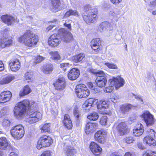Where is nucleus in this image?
Masks as SVG:
<instances>
[{
	"mask_svg": "<svg viewBox=\"0 0 156 156\" xmlns=\"http://www.w3.org/2000/svg\"><path fill=\"white\" fill-rule=\"evenodd\" d=\"M27 107L30 111L36 110L37 106L33 101L25 100L19 102L14 107V115L17 119L22 117L25 114Z\"/></svg>",
	"mask_w": 156,
	"mask_h": 156,
	"instance_id": "1",
	"label": "nucleus"
},
{
	"mask_svg": "<svg viewBox=\"0 0 156 156\" xmlns=\"http://www.w3.org/2000/svg\"><path fill=\"white\" fill-rule=\"evenodd\" d=\"M18 40L26 46L32 47L35 45L38 42V37L30 30H28L20 36Z\"/></svg>",
	"mask_w": 156,
	"mask_h": 156,
	"instance_id": "2",
	"label": "nucleus"
},
{
	"mask_svg": "<svg viewBox=\"0 0 156 156\" xmlns=\"http://www.w3.org/2000/svg\"><path fill=\"white\" fill-rule=\"evenodd\" d=\"M124 83V80L120 76L110 79L109 80V86L106 87L104 91L108 93L111 92L113 90L114 86L116 89H117L123 86Z\"/></svg>",
	"mask_w": 156,
	"mask_h": 156,
	"instance_id": "3",
	"label": "nucleus"
},
{
	"mask_svg": "<svg viewBox=\"0 0 156 156\" xmlns=\"http://www.w3.org/2000/svg\"><path fill=\"white\" fill-rule=\"evenodd\" d=\"M10 132L12 136L17 140H19L22 138L25 133L24 127L21 124L16 125L13 126Z\"/></svg>",
	"mask_w": 156,
	"mask_h": 156,
	"instance_id": "4",
	"label": "nucleus"
},
{
	"mask_svg": "<svg viewBox=\"0 0 156 156\" xmlns=\"http://www.w3.org/2000/svg\"><path fill=\"white\" fill-rule=\"evenodd\" d=\"M53 143L51 138L46 135H43L39 139L37 144V147L40 150L42 147L49 146Z\"/></svg>",
	"mask_w": 156,
	"mask_h": 156,
	"instance_id": "5",
	"label": "nucleus"
},
{
	"mask_svg": "<svg viewBox=\"0 0 156 156\" xmlns=\"http://www.w3.org/2000/svg\"><path fill=\"white\" fill-rule=\"evenodd\" d=\"M76 93L79 98L87 97L90 94V92L85 85L83 84L77 85L76 88Z\"/></svg>",
	"mask_w": 156,
	"mask_h": 156,
	"instance_id": "6",
	"label": "nucleus"
},
{
	"mask_svg": "<svg viewBox=\"0 0 156 156\" xmlns=\"http://www.w3.org/2000/svg\"><path fill=\"white\" fill-rule=\"evenodd\" d=\"M58 34H54L49 38L48 43L51 46L55 47L59 44L62 40L61 34L58 32Z\"/></svg>",
	"mask_w": 156,
	"mask_h": 156,
	"instance_id": "7",
	"label": "nucleus"
},
{
	"mask_svg": "<svg viewBox=\"0 0 156 156\" xmlns=\"http://www.w3.org/2000/svg\"><path fill=\"white\" fill-rule=\"evenodd\" d=\"M29 117L26 119V122L30 124H34L41 119L42 115L40 112H35L32 113V112H30L29 113Z\"/></svg>",
	"mask_w": 156,
	"mask_h": 156,
	"instance_id": "8",
	"label": "nucleus"
},
{
	"mask_svg": "<svg viewBox=\"0 0 156 156\" xmlns=\"http://www.w3.org/2000/svg\"><path fill=\"white\" fill-rule=\"evenodd\" d=\"M147 126H151L153 125L155 121L154 116L148 111L144 112L141 115Z\"/></svg>",
	"mask_w": 156,
	"mask_h": 156,
	"instance_id": "9",
	"label": "nucleus"
},
{
	"mask_svg": "<svg viewBox=\"0 0 156 156\" xmlns=\"http://www.w3.org/2000/svg\"><path fill=\"white\" fill-rule=\"evenodd\" d=\"M58 33L61 34L62 40L64 42H68L72 41L73 40V38L71 33L64 28L60 29Z\"/></svg>",
	"mask_w": 156,
	"mask_h": 156,
	"instance_id": "10",
	"label": "nucleus"
},
{
	"mask_svg": "<svg viewBox=\"0 0 156 156\" xmlns=\"http://www.w3.org/2000/svg\"><path fill=\"white\" fill-rule=\"evenodd\" d=\"M106 130L102 129L95 133L94 135L95 139L99 143H103L105 142V137L107 134Z\"/></svg>",
	"mask_w": 156,
	"mask_h": 156,
	"instance_id": "11",
	"label": "nucleus"
},
{
	"mask_svg": "<svg viewBox=\"0 0 156 156\" xmlns=\"http://www.w3.org/2000/svg\"><path fill=\"white\" fill-rule=\"evenodd\" d=\"M98 124L97 123H87L86 124L85 132L87 134L92 133L98 128Z\"/></svg>",
	"mask_w": 156,
	"mask_h": 156,
	"instance_id": "12",
	"label": "nucleus"
},
{
	"mask_svg": "<svg viewBox=\"0 0 156 156\" xmlns=\"http://www.w3.org/2000/svg\"><path fill=\"white\" fill-rule=\"evenodd\" d=\"M12 96L11 93L9 91H4L0 94V103H4L9 101Z\"/></svg>",
	"mask_w": 156,
	"mask_h": 156,
	"instance_id": "13",
	"label": "nucleus"
},
{
	"mask_svg": "<svg viewBox=\"0 0 156 156\" xmlns=\"http://www.w3.org/2000/svg\"><path fill=\"white\" fill-rule=\"evenodd\" d=\"M12 43V40L4 37L0 39V49L11 46Z\"/></svg>",
	"mask_w": 156,
	"mask_h": 156,
	"instance_id": "14",
	"label": "nucleus"
},
{
	"mask_svg": "<svg viewBox=\"0 0 156 156\" xmlns=\"http://www.w3.org/2000/svg\"><path fill=\"white\" fill-rule=\"evenodd\" d=\"M116 129L120 135H123L128 132L126 125L125 122H122L117 126Z\"/></svg>",
	"mask_w": 156,
	"mask_h": 156,
	"instance_id": "15",
	"label": "nucleus"
},
{
	"mask_svg": "<svg viewBox=\"0 0 156 156\" xmlns=\"http://www.w3.org/2000/svg\"><path fill=\"white\" fill-rule=\"evenodd\" d=\"M9 64L11 70L13 72L17 71L20 67V62L17 59L11 61Z\"/></svg>",
	"mask_w": 156,
	"mask_h": 156,
	"instance_id": "16",
	"label": "nucleus"
},
{
	"mask_svg": "<svg viewBox=\"0 0 156 156\" xmlns=\"http://www.w3.org/2000/svg\"><path fill=\"white\" fill-rule=\"evenodd\" d=\"M90 148L92 152L96 156L99 154L102 151L101 148L94 142H92L90 143Z\"/></svg>",
	"mask_w": 156,
	"mask_h": 156,
	"instance_id": "17",
	"label": "nucleus"
},
{
	"mask_svg": "<svg viewBox=\"0 0 156 156\" xmlns=\"http://www.w3.org/2000/svg\"><path fill=\"white\" fill-rule=\"evenodd\" d=\"M54 85L55 88L58 90L63 89L65 87L64 78L63 77L59 78Z\"/></svg>",
	"mask_w": 156,
	"mask_h": 156,
	"instance_id": "18",
	"label": "nucleus"
},
{
	"mask_svg": "<svg viewBox=\"0 0 156 156\" xmlns=\"http://www.w3.org/2000/svg\"><path fill=\"white\" fill-rule=\"evenodd\" d=\"M80 74L79 70L74 68L70 70L68 74V77L71 80H74L78 78Z\"/></svg>",
	"mask_w": 156,
	"mask_h": 156,
	"instance_id": "19",
	"label": "nucleus"
},
{
	"mask_svg": "<svg viewBox=\"0 0 156 156\" xmlns=\"http://www.w3.org/2000/svg\"><path fill=\"white\" fill-rule=\"evenodd\" d=\"M1 19L2 21L8 26L11 25L15 21V18L9 15H5L2 16Z\"/></svg>",
	"mask_w": 156,
	"mask_h": 156,
	"instance_id": "20",
	"label": "nucleus"
},
{
	"mask_svg": "<svg viewBox=\"0 0 156 156\" xmlns=\"http://www.w3.org/2000/svg\"><path fill=\"white\" fill-rule=\"evenodd\" d=\"M144 128L141 124H139L135 126L133 129V135L138 137L140 136L144 132Z\"/></svg>",
	"mask_w": 156,
	"mask_h": 156,
	"instance_id": "21",
	"label": "nucleus"
},
{
	"mask_svg": "<svg viewBox=\"0 0 156 156\" xmlns=\"http://www.w3.org/2000/svg\"><path fill=\"white\" fill-rule=\"evenodd\" d=\"M101 40L99 38H96L93 39L91 42V46L94 50H99L101 47Z\"/></svg>",
	"mask_w": 156,
	"mask_h": 156,
	"instance_id": "22",
	"label": "nucleus"
},
{
	"mask_svg": "<svg viewBox=\"0 0 156 156\" xmlns=\"http://www.w3.org/2000/svg\"><path fill=\"white\" fill-rule=\"evenodd\" d=\"M97 102V99L93 98H90L86 101L83 106V108H87V109H89L91 108L93 104L94 103H96Z\"/></svg>",
	"mask_w": 156,
	"mask_h": 156,
	"instance_id": "23",
	"label": "nucleus"
},
{
	"mask_svg": "<svg viewBox=\"0 0 156 156\" xmlns=\"http://www.w3.org/2000/svg\"><path fill=\"white\" fill-rule=\"evenodd\" d=\"M63 122L65 126L68 129H71L73 126L72 122L70 119V117L68 114H65L64 115Z\"/></svg>",
	"mask_w": 156,
	"mask_h": 156,
	"instance_id": "24",
	"label": "nucleus"
},
{
	"mask_svg": "<svg viewBox=\"0 0 156 156\" xmlns=\"http://www.w3.org/2000/svg\"><path fill=\"white\" fill-rule=\"evenodd\" d=\"M15 79V76L12 74H9L0 80V83L2 84H8Z\"/></svg>",
	"mask_w": 156,
	"mask_h": 156,
	"instance_id": "25",
	"label": "nucleus"
},
{
	"mask_svg": "<svg viewBox=\"0 0 156 156\" xmlns=\"http://www.w3.org/2000/svg\"><path fill=\"white\" fill-rule=\"evenodd\" d=\"M132 107V105L130 104L122 105L120 106V111L122 113L125 114L129 112Z\"/></svg>",
	"mask_w": 156,
	"mask_h": 156,
	"instance_id": "26",
	"label": "nucleus"
},
{
	"mask_svg": "<svg viewBox=\"0 0 156 156\" xmlns=\"http://www.w3.org/2000/svg\"><path fill=\"white\" fill-rule=\"evenodd\" d=\"M9 143L7 139L5 137L0 138V149L5 150L7 147Z\"/></svg>",
	"mask_w": 156,
	"mask_h": 156,
	"instance_id": "27",
	"label": "nucleus"
},
{
	"mask_svg": "<svg viewBox=\"0 0 156 156\" xmlns=\"http://www.w3.org/2000/svg\"><path fill=\"white\" fill-rule=\"evenodd\" d=\"M111 27V25L107 22H103L99 26L98 29L101 32L105 30L106 29L109 30V27Z\"/></svg>",
	"mask_w": 156,
	"mask_h": 156,
	"instance_id": "28",
	"label": "nucleus"
},
{
	"mask_svg": "<svg viewBox=\"0 0 156 156\" xmlns=\"http://www.w3.org/2000/svg\"><path fill=\"white\" fill-rule=\"evenodd\" d=\"M53 69V65L51 63L47 64L44 66L43 68V72L47 74L51 73Z\"/></svg>",
	"mask_w": 156,
	"mask_h": 156,
	"instance_id": "29",
	"label": "nucleus"
},
{
	"mask_svg": "<svg viewBox=\"0 0 156 156\" xmlns=\"http://www.w3.org/2000/svg\"><path fill=\"white\" fill-rule=\"evenodd\" d=\"M70 16H73L76 17H78L79 16V13L76 10H73L72 9H69L67 11L65 14L63 18L68 17Z\"/></svg>",
	"mask_w": 156,
	"mask_h": 156,
	"instance_id": "30",
	"label": "nucleus"
},
{
	"mask_svg": "<svg viewBox=\"0 0 156 156\" xmlns=\"http://www.w3.org/2000/svg\"><path fill=\"white\" fill-rule=\"evenodd\" d=\"M144 142L149 145H154L155 141L153 138L150 137L149 136H147L144 137L143 140Z\"/></svg>",
	"mask_w": 156,
	"mask_h": 156,
	"instance_id": "31",
	"label": "nucleus"
},
{
	"mask_svg": "<svg viewBox=\"0 0 156 156\" xmlns=\"http://www.w3.org/2000/svg\"><path fill=\"white\" fill-rule=\"evenodd\" d=\"M52 4L53 11L55 12L59 10V7L60 4L59 0H52Z\"/></svg>",
	"mask_w": 156,
	"mask_h": 156,
	"instance_id": "32",
	"label": "nucleus"
},
{
	"mask_svg": "<svg viewBox=\"0 0 156 156\" xmlns=\"http://www.w3.org/2000/svg\"><path fill=\"white\" fill-rule=\"evenodd\" d=\"M31 91V89L28 86L24 87L23 90H21L20 93V97L27 95L30 93Z\"/></svg>",
	"mask_w": 156,
	"mask_h": 156,
	"instance_id": "33",
	"label": "nucleus"
},
{
	"mask_svg": "<svg viewBox=\"0 0 156 156\" xmlns=\"http://www.w3.org/2000/svg\"><path fill=\"white\" fill-rule=\"evenodd\" d=\"M85 57V55L83 54H80L78 55L73 56L72 58L73 61L75 62H80Z\"/></svg>",
	"mask_w": 156,
	"mask_h": 156,
	"instance_id": "34",
	"label": "nucleus"
},
{
	"mask_svg": "<svg viewBox=\"0 0 156 156\" xmlns=\"http://www.w3.org/2000/svg\"><path fill=\"white\" fill-rule=\"evenodd\" d=\"M99 116L98 113L93 112L88 115L87 118L88 119L91 120H96L98 118Z\"/></svg>",
	"mask_w": 156,
	"mask_h": 156,
	"instance_id": "35",
	"label": "nucleus"
},
{
	"mask_svg": "<svg viewBox=\"0 0 156 156\" xmlns=\"http://www.w3.org/2000/svg\"><path fill=\"white\" fill-rule=\"evenodd\" d=\"M50 124L49 123H46L42 126L41 129L42 132H48L50 130Z\"/></svg>",
	"mask_w": 156,
	"mask_h": 156,
	"instance_id": "36",
	"label": "nucleus"
},
{
	"mask_svg": "<svg viewBox=\"0 0 156 156\" xmlns=\"http://www.w3.org/2000/svg\"><path fill=\"white\" fill-rule=\"evenodd\" d=\"M50 54L51 56V58L54 60H58L60 58V57L57 51L50 52Z\"/></svg>",
	"mask_w": 156,
	"mask_h": 156,
	"instance_id": "37",
	"label": "nucleus"
},
{
	"mask_svg": "<svg viewBox=\"0 0 156 156\" xmlns=\"http://www.w3.org/2000/svg\"><path fill=\"white\" fill-rule=\"evenodd\" d=\"M88 86L89 88L92 90V91L94 93H97L99 92L100 90L97 89V87H94V85H95V83L94 84L91 82L88 83Z\"/></svg>",
	"mask_w": 156,
	"mask_h": 156,
	"instance_id": "38",
	"label": "nucleus"
},
{
	"mask_svg": "<svg viewBox=\"0 0 156 156\" xmlns=\"http://www.w3.org/2000/svg\"><path fill=\"white\" fill-rule=\"evenodd\" d=\"M71 66V65H69L68 63H62L60 64V67L66 71L69 70Z\"/></svg>",
	"mask_w": 156,
	"mask_h": 156,
	"instance_id": "39",
	"label": "nucleus"
},
{
	"mask_svg": "<svg viewBox=\"0 0 156 156\" xmlns=\"http://www.w3.org/2000/svg\"><path fill=\"white\" fill-rule=\"evenodd\" d=\"M108 105L107 101L105 100H102L100 101L98 107L101 108L106 109L108 107Z\"/></svg>",
	"mask_w": 156,
	"mask_h": 156,
	"instance_id": "40",
	"label": "nucleus"
},
{
	"mask_svg": "<svg viewBox=\"0 0 156 156\" xmlns=\"http://www.w3.org/2000/svg\"><path fill=\"white\" fill-rule=\"evenodd\" d=\"M9 112V109L7 107H3L0 111V117H2L7 114Z\"/></svg>",
	"mask_w": 156,
	"mask_h": 156,
	"instance_id": "41",
	"label": "nucleus"
},
{
	"mask_svg": "<svg viewBox=\"0 0 156 156\" xmlns=\"http://www.w3.org/2000/svg\"><path fill=\"white\" fill-rule=\"evenodd\" d=\"M75 153V151L74 148L70 146L68 147L67 150L66 151L67 156H71L73 154Z\"/></svg>",
	"mask_w": 156,
	"mask_h": 156,
	"instance_id": "42",
	"label": "nucleus"
},
{
	"mask_svg": "<svg viewBox=\"0 0 156 156\" xmlns=\"http://www.w3.org/2000/svg\"><path fill=\"white\" fill-rule=\"evenodd\" d=\"M124 140L126 143L129 144L133 143L135 140V138L131 136H126L124 139Z\"/></svg>",
	"mask_w": 156,
	"mask_h": 156,
	"instance_id": "43",
	"label": "nucleus"
},
{
	"mask_svg": "<svg viewBox=\"0 0 156 156\" xmlns=\"http://www.w3.org/2000/svg\"><path fill=\"white\" fill-rule=\"evenodd\" d=\"M90 14H87L83 15V18L84 21L87 24L91 23L92 20L90 19Z\"/></svg>",
	"mask_w": 156,
	"mask_h": 156,
	"instance_id": "44",
	"label": "nucleus"
},
{
	"mask_svg": "<svg viewBox=\"0 0 156 156\" xmlns=\"http://www.w3.org/2000/svg\"><path fill=\"white\" fill-rule=\"evenodd\" d=\"M88 8V13H94L96 15H97L98 12L97 9L94 7H91L89 5L87 6Z\"/></svg>",
	"mask_w": 156,
	"mask_h": 156,
	"instance_id": "45",
	"label": "nucleus"
},
{
	"mask_svg": "<svg viewBox=\"0 0 156 156\" xmlns=\"http://www.w3.org/2000/svg\"><path fill=\"white\" fill-rule=\"evenodd\" d=\"M11 122L12 121L11 119H5L3 120L2 125L5 127H8L10 125Z\"/></svg>",
	"mask_w": 156,
	"mask_h": 156,
	"instance_id": "46",
	"label": "nucleus"
},
{
	"mask_svg": "<svg viewBox=\"0 0 156 156\" xmlns=\"http://www.w3.org/2000/svg\"><path fill=\"white\" fill-rule=\"evenodd\" d=\"M107 81H96L97 85L99 87L102 88L105 87L107 83Z\"/></svg>",
	"mask_w": 156,
	"mask_h": 156,
	"instance_id": "47",
	"label": "nucleus"
},
{
	"mask_svg": "<svg viewBox=\"0 0 156 156\" xmlns=\"http://www.w3.org/2000/svg\"><path fill=\"white\" fill-rule=\"evenodd\" d=\"M107 117L106 116H102L101 119L100 123L102 125H105L107 122Z\"/></svg>",
	"mask_w": 156,
	"mask_h": 156,
	"instance_id": "48",
	"label": "nucleus"
},
{
	"mask_svg": "<svg viewBox=\"0 0 156 156\" xmlns=\"http://www.w3.org/2000/svg\"><path fill=\"white\" fill-rule=\"evenodd\" d=\"M105 65L108 67L109 68L112 69H117L118 67L115 64L110 63L109 62H105Z\"/></svg>",
	"mask_w": 156,
	"mask_h": 156,
	"instance_id": "49",
	"label": "nucleus"
},
{
	"mask_svg": "<svg viewBox=\"0 0 156 156\" xmlns=\"http://www.w3.org/2000/svg\"><path fill=\"white\" fill-rule=\"evenodd\" d=\"M73 114L74 116L77 119H78L80 115V112L76 107H75L74 108Z\"/></svg>",
	"mask_w": 156,
	"mask_h": 156,
	"instance_id": "50",
	"label": "nucleus"
},
{
	"mask_svg": "<svg viewBox=\"0 0 156 156\" xmlns=\"http://www.w3.org/2000/svg\"><path fill=\"white\" fill-rule=\"evenodd\" d=\"M143 156H156V152L147 151L144 154Z\"/></svg>",
	"mask_w": 156,
	"mask_h": 156,
	"instance_id": "51",
	"label": "nucleus"
},
{
	"mask_svg": "<svg viewBox=\"0 0 156 156\" xmlns=\"http://www.w3.org/2000/svg\"><path fill=\"white\" fill-rule=\"evenodd\" d=\"M32 74L30 72H27L26 73L24 76V79L26 80H30L33 77Z\"/></svg>",
	"mask_w": 156,
	"mask_h": 156,
	"instance_id": "52",
	"label": "nucleus"
},
{
	"mask_svg": "<svg viewBox=\"0 0 156 156\" xmlns=\"http://www.w3.org/2000/svg\"><path fill=\"white\" fill-rule=\"evenodd\" d=\"M44 59L43 57L40 55L37 56L35 57L34 62L36 63H39Z\"/></svg>",
	"mask_w": 156,
	"mask_h": 156,
	"instance_id": "53",
	"label": "nucleus"
},
{
	"mask_svg": "<svg viewBox=\"0 0 156 156\" xmlns=\"http://www.w3.org/2000/svg\"><path fill=\"white\" fill-rule=\"evenodd\" d=\"M87 14H90V16L89 17L90 20H92L91 23H93L96 20L97 15L92 13H88Z\"/></svg>",
	"mask_w": 156,
	"mask_h": 156,
	"instance_id": "54",
	"label": "nucleus"
},
{
	"mask_svg": "<svg viewBox=\"0 0 156 156\" xmlns=\"http://www.w3.org/2000/svg\"><path fill=\"white\" fill-rule=\"evenodd\" d=\"M106 76H98L97 77L96 80V81H107V79L106 78Z\"/></svg>",
	"mask_w": 156,
	"mask_h": 156,
	"instance_id": "55",
	"label": "nucleus"
},
{
	"mask_svg": "<svg viewBox=\"0 0 156 156\" xmlns=\"http://www.w3.org/2000/svg\"><path fill=\"white\" fill-rule=\"evenodd\" d=\"M51 152L50 150L46 151H44L41 156H51Z\"/></svg>",
	"mask_w": 156,
	"mask_h": 156,
	"instance_id": "56",
	"label": "nucleus"
},
{
	"mask_svg": "<svg viewBox=\"0 0 156 156\" xmlns=\"http://www.w3.org/2000/svg\"><path fill=\"white\" fill-rule=\"evenodd\" d=\"M149 131H149V134L150 137L153 138L154 137L156 136V133L154 130L152 129H150Z\"/></svg>",
	"mask_w": 156,
	"mask_h": 156,
	"instance_id": "57",
	"label": "nucleus"
},
{
	"mask_svg": "<svg viewBox=\"0 0 156 156\" xmlns=\"http://www.w3.org/2000/svg\"><path fill=\"white\" fill-rule=\"evenodd\" d=\"M106 75L103 73L102 71H98L97 74L96 75V76H97V78L98 77V76H105Z\"/></svg>",
	"mask_w": 156,
	"mask_h": 156,
	"instance_id": "58",
	"label": "nucleus"
},
{
	"mask_svg": "<svg viewBox=\"0 0 156 156\" xmlns=\"http://www.w3.org/2000/svg\"><path fill=\"white\" fill-rule=\"evenodd\" d=\"M132 95L135 97V98L139 100L140 101V102H143V98L141 96L138 95H135L133 94H132Z\"/></svg>",
	"mask_w": 156,
	"mask_h": 156,
	"instance_id": "59",
	"label": "nucleus"
},
{
	"mask_svg": "<svg viewBox=\"0 0 156 156\" xmlns=\"http://www.w3.org/2000/svg\"><path fill=\"white\" fill-rule=\"evenodd\" d=\"M111 2L115 5H118L122 1V0H110Z\"/></svg>",
	"mask_w": 156,
	"mask_h": 156,
	"instance_id": "60",
	"label": "nucleus"
},
{
	"mask_svg": "<svg viewBox=\"0 0 156 156\" xmlns=\"http://www.w3.org/2000/svg\"><path fill=\"white\" fill-rule=\"evenodd\" d=\"M119 100V98L116 96H114L111 98V101L114 103L116 102Z\"/></svg>",
	"mask_w": 156,
	"mask_h": 156,
	"instance_id": "61",
	"label": "nucleus"
},
{
	"mask_svg": "<svg viewBox=\"0 0 156 156\" xmlns=\"http://www.w3.org/2000/svg\"><path fill=\"white\" fill-rule=\"evenodd\" d=\"M4 69V66L2 62L0 60V71H2Z\"/></svg>",
	"mask_w": 156,
	"mask_h": 156,
	"instance_id": "62",
	"label": "nucleus"
},
{
	"mask_svg": "<svg viewBox=\"0 0 156 156\" xmlns=\"http://www.w3.org/2000/svg\"><path fill=\"white\" fill-rule=\"evenodd\" d=\"M138 147L140 149L144 150L145 149V147L144 146L142 145L141 143H139L137 144Z\"/></svg>",
	"mask_w": 156,
	"mask_h": 156,
	"instance_id": "63",
	"label": "nucleus"
},
{
	"mask_svg": "<svg viewBox=\"0 0 156 156\" xmlns=\"http://www.w3.org/2000/svg\"><path fill=\"white\" fill-rule=\"evenodd\" d=\"M124 156H134V154L133 153L130 152H127L126 153Z\"/></svg>",
	"mask_w": 156,
	"mask_h": 156,
	"instance_id": "64",
	"label": "nucleus"
}]
</instances>
